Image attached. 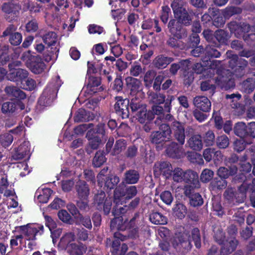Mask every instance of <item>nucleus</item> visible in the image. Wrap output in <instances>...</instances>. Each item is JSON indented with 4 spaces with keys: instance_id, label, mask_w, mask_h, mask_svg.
Here are the masks:
<instances>
[{
    "instance_id": "obj_1",
    "label": "nucleus",
    "mask_w": 255,
    "mask_h": 255,
    "mask_svg": "<svg viewBox=\"0 0 255 255\" xmlns=\"http://www.w3.org/2000/svg\"><path fill=\"white\" fill-rule=\"evenodd\" d=\"M139 216V213L136 212L133 216L127 222H123L122 216L113 218L110 223V227L112 230L117 229L118 231L126 232L125 234L119 232L114 233V237L124 241L127 239L136 240L139 238V228L137 225L136 219Z\"/></svg>"
},
{
    "instance_id": "obj_2",
    "label": "nucleus",
    "mask_w": 255,
    "mask_h": 255,
    "mask_svg": "<svg viewBox=\"0 0 255 255\" xmlns=\"http://www.w3.org/2000/svg\"><path fill=\"white\" fill-rule=\"evenodd\" d=\"M61 85L59 76L56 77V80L49 82L44 89L42 94L39 98L38 104L42 107L50 106L57 97V92Z\"/></svg>"
},
{
    "instance_id": "obj_3",
    "label": "nucleus",
    "mask_w": 255,
    "mask_h": 255,
    "mask_svg": "<svg viewBox=\"0 0 255 255\" xmlns=\"http://www.w3.org/2000/svg\"><path fill=\"white\" fill-rule=\"evenodd\" d=\"M21 59L25 61L26 66L35 74L42 73L46 68V64L39 55H32L30 52L24 53Z\"/></svg>"
},
{
    "instance_id": "obj_4",
    "label": "nucleus",
    "mask_w": 255,
    "mask_h": 255,
    "mask_svg": "<svg viewBox=\"0 0 255 255\" xmlns=\"http://www.w3.org/2000/svg\"><path fill=\"white\" fill-rule=\"evenodd\" d=\"M228 57L229 58L228 66L233 70V75L237 78H241L246 73V68L248 62L242 58H239L236 54H231L228 52H227Z\"/></svg>"
},
{
    "instance_id": "obj_5",
    "label": "nucleus",
    "mask_w": 255,
    "mask_h": 255,
    "mask_svg": "<svg viewBox=\"0 0 255 255\" xmlns=\"http://www.w3.org/2000/svg\"><path fill=\"white\" fill-rule=\"evenodd\" d=\"M137 194V187L135 185L121 186L120 185L114 190V202L119 204L123 197L126 200L132 199L136 197Z\"/></svg>"
},
{
    "instance_id": "obj_6",
    "label": "nucleus",
    "mask_w": 255,
    "mask_h": 255,
    "mask_svg": "<svg viewBox=\"0 0 255 255\" xmlns=\"http://www.w3.org/2000/svg\"><path fill=\"white\" fill-rule=\"evenodd\" d=\"M17 232L22 233L23 237L28 241H34L36 240V236H41L44 232L43 225H38L37 227L31 226L30 224L20 226H16L15 230L12 232Z\"/></svg>"
},
{
    "instance_id": "obj_7",
    "label": "nucleus",
    "mask_w": 255,
    "mask_h": 255,
    "mask_svg": "<svg viewBox=\"0 0 255 255\" xmlns=\"http://www.w3.org/2000/svg\"><path fill=\"white\" fill-rule=\"evenodd\" d=\"M221 237L218 238V235L215 236V240L220 245H222L221 249L222 255H228L233 252L237 248L239 241L236 238L227 239L225 241V236L221 233Z\"/></svg>"
},
{
    "instance_id": "obj_8",
    "label": "nucleus",
    "mask_w": 255,
    "mask_h": 255,
    "mask_svg": "<svg viewBox=\"0 0 255 255\" xmlns=\"http://www.w3.org/2000/svg\"><path fill=\"white\" fill-rule=\"evenodd\" d=\"M167 29L171 35L179 38H185L187 36L186 28L175 18L171 17L170 19L167 24Z\"/></svg>"
},
{
    "instance_id": "obj_9",
    "label": "nucleus",
    "mask_w": 255,
    "mask_h": 255,
    "mask_svg": "<svg viewBox=\"0 0 255 255\" xmlns=\"http://www.w3.org/2000/svg\"><path fill=\"white\" fill-rule=\"evenodd\" d=\"M113 199L111 197H106L104 192H101L95 196L94 204L99 211H103L105 215L110 213L112 205Z\"/></svg>"
},
{
    "instance_id": "obj_10",
    "label": "nucleus",
    "mask_w": 255,
    "mask_h": 255,
    "mask_svg": "<svg viewBox=\"0 0 255 255\" xmlns=\"http://www.w3.org/2000/svg\"><path fill=\"white\" fill-rule=\"evenodd\" d=\"M17 27L13 24L8 25L3 31L2 37H8L9 43L13 46L20 45L22 41V34L16 31Z\"/></svg>"
},
{
    "instance_id": "obj_11",
    "label": "nucleus",
    "mask_w": 255,
    "mask_h": 255,
    "mask_svg": "<svg viewBox=\"0 0 255 255\" xmlns=\"http://www.w3.org/2000/svg\"><path fill=\"white\" fill-rule=\"evenodd\" d=\"M231 34H234L237 38H242L246 33H248L251 30V25L245 22H237L231 21L227 24Z\"/></svg>"
},
{
    "instance_id": "obj_12",
    "label": "nucleus",
    "mask_w": 255,
    "mask_h": 255,
    "mask_svg": "<svg viewBox=\"0 0 255 255\" xmlns=\"http://www.w3.org/2000/svg\"><path fill=\"white\" fill-rule=\"evenodd\" d=\"M215 80L216 84L225 90L234 88L235 86L233 73L229 70H227L223 72L222 74L218 75L217 77L215 78Z\"/></svg>"
},
{
    "instance_id": "obj_13",
    "label": "nucleus",
    "mask_w": 255,
    "mask_h": 255,
    "mask_svg": "<svg viewBox=\"0 0 255 255\" xmlns=\"http://www.w3.org/2000/svg\"><path fill=\"white\" fill-rule=\"evenodd\" d=\"M254 122L246 125L242 122L237 123L233 128L235 134L241 138H253Z\"/></svg>"
},
{
    "instance_id": "obj_14",
    "label": "nucleus",
    "mask_w": 255,
    "mask_h": 255,
    "mask_svg": "<svg viewBox=\"0 0 255 255\" xmlns=\"http://www.w3.org/2000/svg\"><path fill=\"white\" fill-rule=\"evenodd\" d=\"M116 100L117 101L114 105L116 113L123 119L128 118L130 114L129 99L118 96L116 97Z\"/></svg>"
},
{
    "instance_id": "obj_15",
    "label": "nucleus",
    "mask_w": 255,
    "mask_h": 255,
    "mask_svg": "<svg viewBox=\"0 0 255 255\" xmlns=\"http://www.w3.org/2000/svg\"><path fill=\"white\" fill-rule=\"evenodd\" d=\"M24 109L25 105L21 101L13 99L4 102L1 106L2 113L8 116L15 114Z\"/></svg>"
},
{
    "instance_id": "obj_16",
    "label": "nucleus",
    "mask_w": 255,
    "mask_h": 255,
    "mask_svg": "<svg viewBox=\"0 0 255 255\" xmlns=\"http://www.w3.org/2000/svg\"><path fill=\"white\" fill-rule=\"evenodd\" d=\"M153 172L154 174L162 175L165 178H168L172 175V167L169 162H158L154 164Z\"/></svg>"
},
{
    "instance_id": "obj_17",
    "label": "nucleus",
    "mask_w": 255,
    "mask_h": 255,
    "mask_svg": "<svg viewBox=\"0 0 255 255\" xmlns=\"http://www.w3.org/2000/svg\"><path fill=\"white\" fill-rule=\"evenodd\" d=\"M171 128L173 132L174 139L180 145H183L185 143V139L184 126L179 122L174 121L171 124Z\"/></svg>"
},
{
    "instance_id": "obj_18",
    "label": "nucleus",
    "mask_w": 255,
    "mask_h": 255,
    "mask_svg": "<svg viewBox=\"0 0 255 255\" xmlns=\"http://www.w3.org/2000/svg\"><path fill=\"white\" fill-rule=\"evenodd\" d=\"M166 152L169 157L174 159H180L184 155V150L182 145H180L174 141L171 142L167 146Z\"/></svg>"
},
{
    "instance_id": "obj_19",
    "label": "nucleus",
    "mask_w": 255,
    "mask_h": 255,
    "mask_svg": "<svg viewBox=\"0 0 255 255\" xmlns=\"http://www.w3.org/2000/svg\"><path fill=\"white\" fill-rule=\"evenodd\" d=\"M175 99V97L172 95H168L166 99V102L164 103V107L160 105H154L151 107L152 112L154 113V118L155 115L162 116L164 113H170L171 110V102Z\"/></svg>"
},
{
    "instance_id": "obj_20",
    "label": "nucleus",
    "mask_w": 255,
    "mask_h": 255,
    "mask_svg": "<svg viewBox=\"0 0 255 255\" xmlns=\"http://www.w3.org/2000/svg\"><path fill=\"white\" fill-rule=\"evenodd\" d=\"M223 197L227 204L231 207L242 203L241 200H239L236 189L232 187H228L224 194Z\"/></svg>"
},
{
    "instance_id": "obj_21",
    "label": "nucleus",
    "mask_w": 255,
    "mask_h": 255,
    "mask_svg": "<svg viewBox=\"0 0 255 255\" xmlns=\"http://www.w3.org/2000/svg\"><path fill=\"white\" fill-rule=\"evenodd\" d=\"M193 104L196 109L200 110L204 112H210L211 102L205 96H197L194 98Z\"/></svg>"
},
{
    "instance_id": "obj_22",
    "label": "nucleus",
    "mask_w": 255,
    "mask_h": 255,
    "mask_svg": "<svg viewBox=\"0 0 255 255\" xmlns=\"http://www.w3.org/2000/svg\"><path fill=\"white\" fill-rule=\"evenodd\" d=\"M2 10L6 14L5 18L8 21L14 20L19 13L16 5L12 2H4L2 5Z\"/></svg>"
},
{
    "instance_id": "obj_23",
    "label": "nucleus",
    "mask_w": 255,
    "mask_h": 255,
    "mask_svg": "<svg viewBox=\"0 0 255 255\" xmlns=\"http://www.w3.org/2000/svg\"><path fill=\"white\" fill-rule=\"evenodd\" d=\"M75 190L79 199H88L90 194V188L87 182L79 180L75 185Z\"/></svg>"
},
{
    "instance_id": "obj_24",
    "label": "nucleus",
    "mask_w": 255,
    "mask_h": 255,
    "mask_svg": "<svg viewBox=\"0 0 255 255\" xmlns=\"http://www.w3.org/2000/svg\"><path fill=\"white\" fill-rule=\"evenodd\" d=\"M4 92L8 97L14 98L13 100L21 101L26 97V94L23 91L14 86H6Z\"/></svg>"
},
{
    "instance_id": "obj_25",
    "label": "nucleus",
    "mask_w": 255,
    "mask_h": 255,
    "mask_svg": "<svg viewBox=\"0 0 255 255\" xmlns=\"http://www.w3.org/2000/svg\"><path fill=\"white\" fill-rule=\"evenodd\" d=\"M30 148V145L28 141L23 142L12 155V159L18 160L23 159L26 155H29Z\"/></svg>"
},
{
    "instance_id": "obj_26",
    "label": "nucleus",
    "mask_w": 255,
    "mask_h": 255,
    "mask_svg": "<svg viewBox=\"0 0 255 255\" xmlns=\"http://www.w3.org/2000/svg\"><path fill=\"white\" fill-rule=\"evenodd\" d=\"M174 61V58L168 57L164 54H160L157 56L153 60V66L158 69L166 68L170 63Z\"/></svg>"
},
{
    "instance_id": "obj_27",
    "label": "nucleus",
    "mask_w": 255,
    "mask_h": 255,
    "mask_svg": "<svg viewBox=\"0 0 255 255\" xmlns=\"http://www.w3.org/2000/svg\"><path fill=\"white\" fill-rule=\"evenodd\" d=\"M139 178V172L135 169H130L124 173L123 182L127 184H134L138 182Z\"/></svg>"
},
{
    "instance_id": "obj_28",
    "label": "nucleus",
    "mask_w": 255,
    "mask_h": 255,
    "mask_svg": "<svg viewBox=\"0 0 255 255\" xmlns=\"http://www.w3.org/2000/svg\"><path fill=\"white\" fill-rule=\"evenodd\" d=\"M28 76V72L27 70L21 68L14 69L13 71L10 72L8 74V78L9 80L13 82H20L22 83Z\"/></svg>"
},
{
    "instance_id": "obj_29",
    "label": "nucleus",
    "mask_w": 255,
    "mask_h": 255,
    "mask_svg": "<svg viewBox=\"0 0 255 255\" xmlns=\"http://www.w3.org/2000/svg\"><path fill=\"white\" fill-rule=\"evenodd\" d=\"M126 82L131 95L135 96L141 91L142 84L138 79L132 77H128L126 79Z\"/></svg>"
},
{
    "instance_id": "obj_30",
    "label": "nucleus",
    "mask_w": 255,
    "mask_h": 255,
    "mask_svg": "<svg viewBox=\"0 0 255 255\" xmlns=\"http://www.w3.org/2000/svg\"><path fill=\"white\" fill-rule=\"evenodd\" d=\"M175 17L178 21H180L182 25L187 26L192 24L193 13L188 12L185 8L176 14Z\"/></svg>"
},
{
    "instance_id": "obj_31",
    "label": "nucleus",
    "mask_w": 255,
    "mask_h": 255,
    "mask_svg": "<svg viewBox=\"0 0 255 255\" xmlns=\"http://www.w3.org/2000/svg\"><path fill=\"white\" fill-rule=\"evenodd\" d=\"M183 181L186 183L193 185L195 188H200V183L197 173L192 170H188L184 172Z\"/></svg>"
},
{
    "instance_id": "obj_32",
    "label": "nucleus",
    "mask_w": 255,
    "mask_h": 255,
    "mask_svg": "<svg viewBox=\"0 0 255 255\" xmlns=\"http://www.w3.org/2000/svg\"><path fill=\"white\" fill-rule=\"evenodd\" d=\"M1 53L0 55V66L6 65L10 62V58L12 57L13 53H10L11 51H13L14 49L8 45L5 44L1 48Z\"/></svg>"
},
{
    "instance_id": "obj_33",
    "label": "nucleus",
    "mask_w": 255,
    "mask_h": 255,
    "mask_svg": "<svg viewBox=\"0 0 255 255\" xmlns=\"http://www.w3.org/2000/svg\"><path fill=\"white\" fill-rule=\"evenodd\" d=\"M183 39V38H179L178 37L174 36V35H171L168 38L166 44L169 47L172 48L187 50L188 49V46L187 44L181 41Z\"/></svg>"
},
{
    "instance_id": "obj_34",
    "label": "nucleus",
    "mask_w": 255,
    "mask_h": 255,
    "mask_svg": "<svg viewBox=\"0 0 255 255\" xmlns=\"http://www.w3.org/2000/svg\"><path fill=\"white\" fill-rule=\"evenodd\" d=\"M230 38L229 33L224 29H218L215 31V41L217 46H220L221 45L227 44L228 40Z\"/></svg>"
},
{
    "instance_id": "obj_35",
    "label": "nucleus",
    "mask_w": 255,
    "mask_h": 255,
    "mask_svg": "<svg viewBox=\"0 0 255 255\" xmlns=\"http://www.w3.org/2000/svg\"><path fill=\"white\" fill-rule=\"evenodd\" d=\"M190 61L188 59H182L178 63H174L171 64L169 68V73L173 76L177 74L178 71L181 69L182 71H185L188 69Z\"/></svg>"
},
{
    "instance_id": "obj_36",
    "label": "nucleus",
    "mask_w": 255,
    "mask_h": 255,
    "mask_svg": "<svg viewBox=\"0 0 255 255\" xmlns=\"http://www.w3.org/2000/svg\"><path fill=\"white\" fill-rule=\"evenodd\" d=\"M220 46H216V44H209L205 48V61L210 60L212 58H218L221 56V52L217 49Z\"/></svg>"
},
{
    "instance_id": "obj_37",
    "label": "nucleus",
    "mask_w": 255,
    "mask_h": 255,
    "mask_svg": "<svg viewBox=\"0 0 255 255\" xmlns=\"http://www.w3.org/2000/svg\"><path fill=\"white\" fill-rule=\"evenodd\" d=\"M214 74L211 73L209 75L210 79L202 81L200 84L201 90L202 91H209L210 94L213 95L214 93L216 86L215 78H211L213 77Z\"/></svg>"
},
{
    "instance_id": "obj_38",
    "label": "nucleus",
    "mask_w": 255,
    "mask_h": 255,
    "mask_svg": "<svg viewBox=\"0 0 255 255\" xmlns=\"http://www.w3.org/2000/svg\"><path fill=\"white\" fill-rule=\"evenodd\" d=\"M101 85V80L100 78L94 76H90L88 79L87 85L88 93L90 95H93L99 92V89L101 88L99 87Z\"/></svg>"
},
{
    "instance_id": "obj_39",
    "label": "nucleus",
    "mask_w": 255,
    "mask_h": 255,
    "mask_svg": "<svg viewBox=\"0 0 255 255\" xmlns=\"http://www.w3.org/2000/svg\"><path fill=\"white\" fill-rule=\"evenodd\" d=\"M187 144L192 149L196 151H200L203 147L201 136L199 134L191 136L187 140Z\"/></svg>"
},
{
    "instance_id": "obj_40",
    "label": "nucleus",
    "mask_w": 255,
    "mask_h": 255,
    "mask_svg": "<svg viewBox=\"0 0 255 255\" xmlns=\"http://www.w3.org/2000/svg\"><path fill=\"white\" fill-rule=\"evenodd\" d=\"M136 119L140 124H144L153 121L154 113L150 110H147L146 108H144L139 114H136Z\"/></svg>"
},
{
    "instance_id": "obj_41",
    "label": "nucleus",
    "mask_w": 255,
    "mask_h": 255,
    "mask_svg": "<svg viewBox=\"0 0 255 255\" xmlns=\"http://www.w3.org/2000/svg\"><path fill=\"white\" fill-rule=\"evenodd\" d=\"M105 188L106 190H111L112 189H116L117 185L120 181V178L116 175L108 174L105 177Z\"/></svg>"
},
{
    "instance_id": "obj_42",
    "label": "nucleus",
    "mask_w": 255,
    "mask_h": 255,
    "mask_svg": "<svg viewBox=\"0 0 255 255\" xmlns=\"http://www.w3.org/2000/svg\"><path fill=\"white\" fill-rule=\"evenodd\" d=\"M104 152V150H98L92 160V165L94 167L98 168L102 166L107 161V158Z\"/></svg>"
},
{
    "instance_id": "obj_43",
    "label": "nucleus",
    "mask_w": 255,
    "mask_h": 255,
    "mask_svg": "<svg viewBox=\"0 0 255 255\" xmlns=\"http://www.w3.org/2000/svg\"><path fill=\"white\" fill-rule=\"evenodd\" d=\"M145 108H147L146 105L139 98H132L130 101V108L133 114H139Z\"/></svg>"
},
{
    "instance_id": "obj_44",
    "label": "nucleus",
    "mask_w": 255,
    "mask_h": 255,
    "mask_svg": "<svg viewBox=\"0 0 255 255\" xmlns=\"http://www.w3.org/2000/svg\"><path fill=\"white\" fill-rule=\"evenodd\" d=\"M89 134L94 135L98 137L103 138L107 134L106 125L103 123H100L96 127L88 131Z\"/></svg>"
},
{
    "instance_id": "obj_45",
    "label": "nucleus",
    "mask_w": 255,
    "mask_h": 255,
    "mask_svg": "<svg viewBox=\"0 0 255 255\" xmlns=\"http://www.w3.org/2000/svg\"><path fill=\"white\" fill-rule=\"evenodd\" d=\"M237 173V168L233 167L232 168L220 167L217 170V175L220 178L226 180L230 176H233Z\"/></svg>"
},
{
    "instance_id": "obj_46",
    "label": "nucleus",
    "mask_w": 255,
    "mask_h": 255,
    "mask_svg": "<svg viewBox=\"0 0 255 255\" xmlns=\"http://www.w3.org/2000/svg\"><path fill=\"white\" fill-rule=\"evenodd\" d=\"M75 235L72 233H66L60 240L59 245L63 248L67 249L70 250L71 248L70 245L75 244L72 243L74 241Z\"/></svg>"
},
{
    "instance_id": "obj_47",
    "label": "nucleus",
    "mask_w": 255,
    "mask_h": 255,
    "mask_svg": "<svg viewBox=\"0 0 255 255\" xmlns=\"http://www.w3.org/2000/svg\"><path fill=\"white\" fill-rule=\"evenodd\" d=\"M188 239L190 243L191 241L194 242L197 249H199L201 247V236L200 231L198 228H194L192 229Z\"/></svg>"
},
{
    "instance_id": "obj_48",
    "label": "nucleus",
    "mask_w": 255,
    "mask_h": 255,
    "mask_svg": "<svg viewBox=\"0 0 255 255\" xmlns=\"http://www.w3.org/2000/svg\"><path fill=\"white\" fill-rule=\"evenodd\" d=\"M149 220L155 225H165L167 223V218L161 213L153 212L149 215Z\"/></svg>"
},
{
    "instance_id": "obj_49",
    "label": "nucleus",
    "mask_w": 255,
    "mask_h": 255,
    "mask_svg": "<svg viewBox=\"0 0 255 255\" xmlns=\"http://www.w3.org/2000/svg\"><path fill=\"white\" fill-rule=\"evenodd\" d=\"M241 87L244 93L250 94L255 89V80L252 78H247L242 83Z\"/></svg>"
},
{
    "instance_id": "obj_50",
    "label": "nucleus",
    "mask_w": 255,
    "mask_h": 255,
    "mask_svg": "<svg viewBox=\"0 0 255 255\" xmlns=\"http://www.w3.org/2000/svg\"><path fill=\"white\" fill-rule=\"evenodd\" d=\"M226 180L219 177H215L210 182V186L213 190H222L227 186Z\"/></svg>"
},
{
    "instance_id": "obj_51",
    "label": "nucleus",
    "mask_w": 255,
    "mask_h": 255,
    "mask_svg": "<svg viewBox=\"0 0 255 255\" xmlns=\"http://www.w3.org/2000/svg\"><path fill=\"white\" fill-rule=\"evenodd\" d=\"M173 213L175 217L178 219H183L187 214V208L182 203L176 204L173 208Z\"/></svg>"
},
{
    "instance_id": "obj_52",
    "label": "nucleus",
    "mask_w": 255,
    "mask_h": 255,
    "mask_svg": "<svg viewBox=\"0 0 255 255\" xmlns=\"http://www.w3.org/2000/svg\"><path fill=\"white\" fill-rule=\"evenodd\" d=\"M172 16L170 8L167 5H163L161 7L160 13V19L164 25H167L169 21V18Z\"/></svg>"
},
{
    "instance_id": "obj_53",
    "label": "nucleus",
    "mask_w": 255,
    "mask_h": 255,
    "mask_svg": "<svg viewBox=\"0 0 255 255\" xmlns=\"http://www.w3.org/2000/svg\"><path fill=\"white\" fill-rule=\"evenodd\" d=\"M127 141L125 139L121 138L117 140L113 148L111 155L115 156L119 154L125 149Z\"/></svg>"
},
{
    "instance_id": "obj_54",
    "label": "nucleus",
    "mask_w": 255,
    "mask_h": 255,
    "mask_svg": "<svg viewBox=\"0 0 255 255\" xmlns=\"http://www.w3.org/2000/svg\"><path fill=\"white\" fill-rule=\"evenodd\" d=\"M249 185L247 182H243L238 187V190H236L238 199L241 200L242 203L245 202L246 199L247 192L249 188Z\"/></svg>"
},
{
    "instance_id": "obj_55",
    "label": "nucleus",
    "mask_w": 255,
    "mask_h": 255,
    "mask_svg": "<svg viewBox=\"0 0 255 255\" xmlns=\"http://www.w3.org/2000/svg\"><path fill=\"white\" fill-rule=\"evenodd\" d=\"M89 115V112H87L85 109H80L74 117V121L78 123L89 121L91 118Z\"/></svg>"
},
{
    "instance_id": "obj_56",
    "label": "nucleus",
    "mask_w": 255,
    "mask_h": 255,
    "mask_svg": "<svg viewBox=\"0 0 255 255\" xmlns=\"http://www.w3.org/2000/svg\"><path fill=\"white\" fill-rule=\"evenodd\" d=\"M42 39L47 46L54 45L57 42V34L54 32L49 31L43 35Z\"/></svg>"
},
{
    "instance_id": "obj_57",
    "label": "nucleus",
    "mask_w": 255,
    "mask_h": 255,
    "mask_svg": "<svg viewBox=\"0 0 255 255\" xmlns=\"http://www.w3.org/2000/svg\"><path fill=\"white\" fill-rule=\"evenodd\" d=\"M70 246V252L72 255H84L87 251L86 246L83 244L77 245L75 243Z\"/></svg>"
},
{
    "instance_id": "obj_58",
    "label": "nucleus",
    "mask_w": 255,
    "mask_h": 255,
    "mask_svg": "<svg viewBox=\"0 0 255 255\" xmlns=\"http://www.w3.org/2000/svg\"><path fill=\"white\" fill-rule=\"evenodd\" d=\"M76 219L77 224L82 225L89 230L92 229V224L90 216L79 214V216H78Z\"/></svg>"
},
{
    "instance_id": "obj_59",
    "label": "nucleus",
    "mask_w": 255,
    "mask_h": 255,
    "mask_svg": "<svg viewBox=\"0 0 255 255\" xmlns=\"http://www.w3.org/2000/svg\"><path fill=\"white\" fill-rule=\"evenodd\" d=\"M86 137L89 141V146L92 149H97L102 143V138H100V137H98L93 134H89L88 132H87L86 134Z\"/></svg>"
},
{
    "instance_id": "obj_60",
    "label": "nucleus",
    "mask_w": 255,
    "mask_h": 255,
    "mask_svg": "<svg viewBox=\"0 0 255 255\" xmlns=\"http://www.w3.org/2000/svg\"><path fill=\"white\" fill-rule=\"evenodd\" d=\"M24 32L28 33H33L38 29L39 24L37 20L35 19H32L28 21L25 25Z\"/></svg>"
},
{
    "instance_id": "obj_61",
    "label": "nucleus",
    "mask_w": 255,
    "mask_h": 255,
    "mask_svg": "<svg viewBox=\"0 0 255 255\" xmlns=\"http://www.w3.org/2000/svg\"><path fill=\"white\" fill-rule=\"evenodd\" d=\"M114 237L115 239L114 240L112 241L111 239L107 238L106 241L107 246H108L109 244H111V252L112 255H116L117 253H118L120 248L121 241H122L120 239L115 238L114 236Z\"/></svg>"
},
{
    "instance_id": "obj_62",
    "label": "nucleus",
    "mask_w": 255,
    "mask_h": 255,
    "mask_svg": "<svg viewBox=\"0 0 255 255\" xmlns=\"http://www.w3.org/2000/svg\"><path fill=\"white\" fill-rule=\"evenodd\" d=\"M239 158L238 155L235 153H232L230 156L226 158L225 160V164L229 168H232L233 167H235L238 169Z\"/></svg>"
},
{
    "instance_id": "obj_63",
    "label": "nucleus",
    "mask_w": 255,
    "mask_h": 255,
    "mask_svg": "<svg viewBox=\"0 0 255 255\" xmlns=\"http://www.w3.org/2000/svg\"><path fill=\"white\" fill-rule=\"evenodd\" d=\"M189 200V204L193 207L201 206L204 203V200L202 196L198 192L193 195Z\"/></svg>"
},
{
    "instance_id": "obj_64",
    "label": "nucleus",
    "mask_w": 255,
    "mask_h": 255,
    "mask_svg": "<svg viewBox=\"0 0 255 255\" xmlns=\"http://www.w3.org/2000/svg\"><path fill=\"white\" fill-rule=\"evenodd\" d=\"M242 9L239 7L228 6L223 10V15L225 17H230L234 15L241 14Z\"/></svg>"
}]
</instances>
